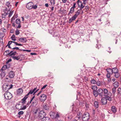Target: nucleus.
<instances>
[{"mask_svg":"<svg viewBox=\"0 0 121 121\" xmlns=\"http://www.w3.org/2000/svg\"><path fill=\"white\" fill-rule=\"evenodd\" d=\"M28 95H27V94L24 97V98H23V99H25L26 100V99L27 98H28V97L27 96Z\"/></svg>","mask_w":121,"mask_h":121,"instance_id":"obj_59","label":"nucleus"},{"mask_svg":"<svg viewBox=\"0 0 121 121\" xmlns=\"http://www.w3.org/2000/svg\"><path fill=\"white\" fill-rule=\"evenodd\" d=\"M12 49H16L17 50H21V51L23 50L19 49V48H18V47H17L14 48H12Z\"/></svg>","mask_w":121,"mask_h":121,"instance_id":"obj_51","label":"nucleus"},{"mask_svg":"<svg viewBox=\"0 0 121 121\" xmlns=\"http://www.w3.org/2000/svg\"><path fill=\"white\" fill-rule=\"evenodd\" d=\"M117 92L118 95H121V88H119L117 90Z\"/></svg>","mask_w":121,"mask_h":121,"instance_id":"obj_36","label":"nucleus"},{"mask_svg":"<svg viewBox=\"0 0 121 121\" xmlns=\"http://www.w3.org/2000/svg\"><path fill=\"white\" fill-rule=\"evenodd\" d=\"M15 75V73L13 71H11L9 74V77L10 78H14Z\"/></svg>","mask_w":121,"mask_h":121,"instance_id":"obj_13","label":"nucleus"},{"mask_svg":"<svg viewBox=\"0 0 121 121\" xmlns=\"http://www.w3.org/2000/svg\"><path fill=\"white\" fill-rule=\"evenodd\" d=\"M94 105L95 106L96 108H98L99 106L98 102V101H95L94 103Z\"/></svg>","mask_w":121,"mask_h":121,"instance_id":"obj_37","label":"nucleus"},{"mask_svg":"<svg viewBox=\"0 0 121 121\" xmlns=\"http://www.w3.org/2000/svg\"><path fill=\"white\" fill-rule=\"evenodd\" d=\"M102 104H105L107 103V101L105 98H102L101 100Z\"/></svg>","mask_w":121,"mask_h":121,"instance_id":"obj_17","label":"nucleus"},{"mask_svg":"<svg viewBox=\"0 0 121 121\" xmlns=\"http://www.w3.org/2000/svg\"><path fill=\"white\" fill-rule=\"evenodd\" d=\"M39 90V89H38L37 90H36L35 91L34 93H33V95H34L35 94V93L37 92Z\"/></svg>","mask_w":121,"mask_h":121,"instance_id":"obj_58","label":"nucleus"},{"mask_svg":"<svg viewBox=\"0 0 121 121\" xmlns=\"http://www.w3.org/2000/svg\"><path fill=\"white\" fill-rule=\"evenodd\" d=\"M111 110L112 112L114 113L116 112L117 111L116 108L114 106H112L111 107Z\"/></svg>","mask_w":121,"mask_h":121,"instance_id":"obj_22","label":"nucleus"},{"mask_svg":"<svg viewBox=\"0 0 121 121\" xmlns=\"http://www.w3.org/2000/svg\"><path fill=\"white\" fill-rule=\"evenodd\" d=\"M42 119V121H49V118L47 117H44Z\"/></svg>","mask_w":121,"mask_h":121,"instance_id":"obj_28","label":"nucleus"},{"mask_svg":"<svg viewBox=\"0 0 121 121\" xmlns=\"http://www.w3.org/2000/svg\"><path fill=\"white\" fill-rule=\"evenodd\" d=\"M47 86V85H46L43 86L41 88V89L42 90L44 89H45Z\"/></svg>","mask_w":121,"mask_h":121,"instance_id":"obj_56","label":"nucleus"},{"mask_svg":"<svg viewBox=\"0 0 121 121\" xmlns=\"http://www.w3.org/2000/svg\"><path fill=\"white\" fill-rule=\"evenodd\" d=\"M79 1L80 0H78V1H77L76 3L78 5V7L80 8L79 10L81 11L82 10V9L84 7L86 4H83V1L82 3V1Z\"/></svg>","mask_w":121,"mask_h":121,"instance_id":"obj_6","label":"nucleus"},{"mask_svg":"<svg viewBox=\"0 0 121 121\" xmlns=\"http://www.w3.org/2000/svg\"><path fill=\"white\" fill-rule=\"evenodd\" d=\"M112 93L114 95L116 91V88L114 87L113 88L112 90Z\"/></svg>","mask_w":121,"mask_h":121,"instance_id":"obj_43","label":"nucleus"},{"mask_svg":"<svg viewBox=\"0 0 121 121\" xmlns=\"http://www.w3.org/2000/svg\"><path fill=\"white\" fill-rule=\"evenodd\" d=\"M15 19V18L14 17H13L11 19V21L12 22L13 21V20H14Z\"/></svg>","mask_w":121,"mask_h":121,"instance_id":"obj_61","label":"nucleus"},{"mask_svg":"<svg viewBox=\"0 0 121 121\" xmlns=\"http://www.w3.org/2000/svg\"><path fill=\"white\" fill-rule=\"evenodd\" d=\"M11 52H12L10 55L11 56H14L16 55L17 53L16 52V51H14L13 50L11 51Z\"/></svg>","mask_w":121,"mask_h":121,"instance_id":"obj_34","label":"nucleus"},{"mask_svg":"<svg viewBox=\"0 0 121 121\" xmlns=\"http://www.w3.org/2000/svg\"><path fill=\"white\" fill-rule=\"evenodd\" d=\"M23 92V90L22 88H19L17 90V94L20 95Z\"/></svg>","mask_w":121,"mask_h":121,"instance_id":"obj_24","label":"nucleus"},{"mask_svg":"<svg viewBox=\"0 0 121 121\" xmlns=\"http://www.w3.org/2000/svg\"><path fill=\"white\" fill-rule=\"evenodd\" d=\"M21 54L17 56H13L12 57V58L14 60H18L20 58V57L21 56H23Z\"/></svg>","mask_w":121,"mask_h":121,"instance_id":"obj_14","label":"nucleus"},{"mask_svg":"<svg viewBox=\"0 0 121 121\" xmlns=\"http://www.w3.org/2000/svg\"><path fill=\"white\" fill-rule=\"evenodd\" d=\"M96 82L94 79H92L91 81V83L94 84H96Z\"/></svg>","mask_w":121,"mask_h":121,"instance_id":"obj_41","label":"nucleus"},{"mask_svg":"<svg viewBox=\"0 0 121 121\" xmlns=\"http://www.w3.org/2000/svg\"><path fill=\"white\" fill-rule=\"evenodd\" d=\"M50 115L52 119H54L55 113L53 112H51L50 113Z\"/></svg>","mask_w":121,"mask_h":121,"instance_id":"obj_20","label":"nucleus"},{"mask_svg":"<svg viewBox=\"0 0 121 121\" xmlns=\"http://www.w3.org/2000/svg\"><path fill=\"white\" fill-rule=\"evenodd\" d=\"M35 96L34 95V96L32 97L31 99L30 100V104L31 102L33 100V99L35 98Z\"/></svg>","mask_w":121,"mask_h":121,"instance_id":"obj_53","label":"nucleus"},{"mask_svg":"<svg viewBox=\"0 0 121 121\" xmlns=\"http://www.w3.org/2000/svg\"><path fill=\"white\" fill-rule=\"evenodd\" d=\"M5 75V74L4 73L2 72L1 73V76L2 77H3Z\"/></svg>","mask_w":121,"mask_h":121,"instance_id":"obj_50","label":"nucleus"},{"mask_svg":"<svg viewBox=\"0 0 121 121\" xmlns=\"http://www.w3.org/2000/svg\"><path fill=\"white\" fill-rule=\"evenodd\" d=\"M34 115L35 118L41 119L45 117L46 113L43 111H40V108H38L34 110Z\"/></svg>","mask_w":121,"mask_h":121,"instance_id":"obj_1","label":"nucleus"},{"mask_svg":"<svg viewBox=\"0 0 121 121\" xmlns=\"http://www.w3.org/2000/svg\"><path fill=\"white\" fill-rule=\"evenodd\" d=\"M19 40L21 42H23L24 41L26 42L27 41L26 38L25 37L20 38L19 39Z\"/></svg>","mask_w":121,"mask_h":121,"instance_id":"obj_27","label":"nucleus"},{"mask_svg":"<svg viewBox=\"0 0 121 121\" xmlns=\"http://www.w3.org/2000/svg\"><path fill=\"white\" fill-rule=\"evenodd\" d=\"M113 85L114 87L117 88L119 86V83L117 82H115L113 83Z\"/></svg>","mask_w":121,"mask_h":121,"instance_id":"obj_29","label":"nucleus"},{"mask_svg":"<svg viewBox=\"0 0 121 121\" xmlns=\"http://www.w3.org/2000/svg\"><path fill=\"white\" fill-rule=\"evenodd\" d=\"M13 43V41H9V42L8 44V45H10L12 43Z\"/></svg>","mask_w":121,"mask_h":121,"instance_id":"obj_57","label":"nucleus"},{"mask_svg":"<svg viewBox=\"0 0 121 121\" xmlns=\"http://www.w3.org/2000/svg\"><path fill=\"white\" fill-rule=\"evenodd\" d=\"M112 94L111 93H109L108 95H105V98L107 100L109 101H111L112 100L111 96Z\"/></svg>","mask_w":121,"mask_h":121,"instance_id":"obj_10","label":"nucleus"},{"mask_svg":"<svg viewBox=\"0 0 121 121\" xmlns=\"http://www.w3.org/2000/svg\"><path fill=\"white\" fill-rule=\"evenodd\" d=\"M92 89L93 90V91H96L97 89V86L95 85L92 86Z\"/></svg>","mask_w":121,"mask_h":121,"instance_id":"obj_31","label":"nucleus"},{"mask_svg":"<svg viewBox=\"0 0 121 121\" xmlns=\"http://www.w3.org/2000/svg\"><path fill=\"white\" fill-rule=\"evenodd\" d=\"M85 107L84 108L86 110H88L89 109V104L87 103H85Z\"/></svg>","mask_w":121,"mask_h":121,"instance_id":"obj_26","label":"nucleus"},{"mask_svg":"<svg viewBox=\"0 0 121 121\" xmlns=\"http://www.w3.org/2000/svg\"><path fill=\"white\" fill-rule=\"evenodd\" d=\"M13 11L11 12L10 10H8L6 8H5L2 13V18L4 19L5 18L6 15L8 14H9L8 16L9 17H10L13 14Z\"/></svg>","mask_w":121,"mask_h":121,"instance_id":"obj_2","label":"nucleus"},{"mask_svg":"<svg viewBox=\"0 0 121 121\" xmlns=\"http://www.w3.org/2000/svg\"><path fill=\"white\" fill-rule=\"evenodd\" d=\"M81 115H82V113L80 112L79 111L78 112L77 114V115L75 117L76 119L78 120L81 119Z\"/></svg>","mask_w":121,"mask_h":121,"instance_id":"obj_15","label":"nucleus"},{"mask_svg":"<svg viewBox=\"0 0 121 121\" xmlns=\"http://www.w3.org/2000/svg\"><path fill=\"white\" fill-rule=\"evenodd\" d=\"M9 67L7 66V65H4L2 68L1 70H5L6 69H8Z\"/></svg>","mask_w":121,"mask_h":121,"instance_id":"obj_38","label":"nucleus"},{"mask_svg":"<svg viewBox=\"0 0 121 121\" xmlns=\"http://www.w3.org/2000/svg\"><path fill=\"white\" fill-rule=\"evenodd\" d=\"M80 11L79 10H78L77 12H75V14L74 16L76 18L78 16L80 12Z\"/></svg>","mask_w":121,"mask_h":121,"instance_id":"obj_32","label":"nucleus"},{"mask_svg":"<svg viewBox=\"0 0 121 121\" xmlns=\"http://www.w3.org/2000/svg\"><path fill=\"white\" fill-rule=\"evenodd\" d=\"M82 1H83V4H86V1L87 0H82ZM78 0L77 1H78ZM82 1L81 0H80L79 1Z\"/></svg>","mask_w":121,"mask_h":121,"instance_id":"obj_55","label":"nucleus"},{"mask_svg":"<svg viewBox=\"0 0 121 121\" xmlns=\"http://www.w3.org/2000/svg\"><path fill=\"white\" fill-rule=\"evenodd\" d=\"M32 102V105L33 106H35L37 104V101L35 100H33Z\"/></svg>","mask_w":121,"mask_h":121,"instance_id":"obj_25","label":"nucleus"},{"mask_svg":"<svg viewBox=\"0 0 121 121\" xmlns=\"http://www.w3.org/2000/svg\"><path fill=\"white\" fill-rule=\"evenodd\" d=\"M103 90L104 96L108 95L109 93H110L108 92V90L106 88H104Z\"/></svg>","mask_w":121,"mask_h":121,"instance_id":"obj_18","label":"nucleus"},{"mask_svg":"<svg viewBox=\"0 0 121 121\" xmlns=\"http://www.w3.org/2000/svg\"><path fill=\"white\" fill-rule=\"evenodd\" d=\"M2 30L4 32H5L6 31V30L4 28H2Z\"/></svg>","mask_w":121,"mask_h":121,"instance_id":"obj_60","label":"nucleus"},{"mask_svg":"<svg viewBox=\"0 0 121 121\" xmlns=\"http://www.w3.org/2000/svg\"><path fill=\"white\" fill-rule=\"evenodd\" d=\"M21 108L20 109H21V110H24V109H25L26 108V105H25V106H23V107H22L21 106Z\"/></svg>","mask_w":121,"mask_h":121,"instance_id":"obj_49","label":"nucleus"},{"mask_svg":"<svg viewBox=\"0 0 121 121\" xmlns=\"http://www.w3.org/2000/svg\"><path fill=\"white\" fill-rule=\"evenodd\" d=\"M96 84L98 86H100L102 84V83L100 81H98L96 82Z\"/></svg>","mask_w":121,"mask_h":121,"instance_id":"obj_40","label":"nucleus"},{"mask_svg":"<svg viewBox=\"0 0 121 121\" xmlns=\"http://www.w3.org/2000/svg\"><path fill=\"white\" fill-rule=\"evenodd\" d=\"M6 6H7L8 8H11V5H10V3L9 2H7L6 4Z\"/></svg>","mask_w":121,"mask_h":121,"instance_id":"obj_45","label":"nucleus"},{"mask_svg":"<svg viewBox=\"0 0 121 121\" xmlns=\"http://www.w3.org/2000/svg\"><path fill=\"white\" fill-rule=\"evenodd\" d=\"M37 89V87L33 89H31L29 92L28 93V94H27V95H28L30 94H33V93H34L35 91Z\"/></svg>","mask_w":121,"mask_h":121,"instance_id":"obj_16","label":"nucleus"},{"mask_svg":"<svg viewBox=\"0 0 121 121\" xmlns=\"http://www.w3.org/2000/svg\"><path fill=\"white\" fill-rule=\"evenodd\" d=\"M46 98L47 97L45 95L43 94L41 96L39 99L41 101L44 102L46 100Z\"/></svg>","mask_w":121,"mask_h":121,"instance_id":"obj_11","label":"nucleus"},{"mask_svg":"<svg viewBox=\"0 0 121 121\" xmlns=\"http://www.w3.org/2000/svg\"><path fill=\"white\" fill-rule=\"evenodd\" d=\"M24 112L23 111H20L18 112V114L19 115H22L23 114Z\"/></svg>","mask_w":121,"mask_h":121,"instance_id":"obj_52","label":"nucleus"},{"mask_svg":"<svg viewBox=\"0 0 121 121\" xmlns=\"http://www.w3.org/2000/svg\"><path fill=\"white\" fill-rule=\"evenodd\" d=\"M23 50V51H26L27 52H30V51H30V50Z\"/></svg>","mask_w":121,"mask_h":121,"instance_id":"obj_62","label":"nucleus"},{"mask_svg":"<svg viewBox=\"0 0 121 121\" xmlns=\"http://www.w3.org/2000/svg\"><path fill=\"white\" fill-rule=\"evenodd\" d=\"M11 38L12 40L13 41H15L16 40V39L15 38V36L14 35H13L11 37Z\"/></svg>","mask_w":121,"mask_h":121,"instance_id":"obj_42","label":"nucleus"},{"mask_svg":"<svg viewBox=\"0 0 121 121\" xmlns=\"http://www.w3.org/2000/svg\"><path fill=\"white\" fill-rule=\"evenodd\" d=\"M4 97L7 99H10L12 97V94L9 92H6L4 94Z\"/></svg>","mask_w":121,"mask_h":121,"instance_id":"obj_8","label":"nucleus"},{"mask_svg":"<svg viewBox=\"0 0 121 121\" xmlns=\"http://www.w3.org/2000/svg\"><path fill=\"white\" fill-rule=\"evenodd\" d=\"M26 7L29 10L32 9H36L37 8V4L34 5V4L32 2H30L27 4Z\"/></svg>","mask_w":121,"mask_h":121,"instance_id":"obj_3","label":"nucleus"},{"mask_svg":"<svg viewBox=\"0 0 121 121\" xmlns=\"http://www.w3.org/2000/svg\"><path fill=\"white\" fill-rule=\"evenodd\" d=\"M107 73L106 74V76L108 78L110 77V75L112 74V69L108 68L106 69Z\"/></svg>","mask_w":121,"mask_h":121,"instance_id":"obj_9","label":"nucleus"},{"mask_svg":"<svg viewBox=\"0 0 121 121\" xmlns=\"http://www.w3.org/2000/svg\"><path fill=\"white\" fill-rule=\"evenodd\" d=\"M93 94L94 95L95 97H96L98 95V94L97 92V91H93Z\"/></svg>","mask_w":121,"mask_h":121,"instance_id":"obj_39","label":"nucleus"},{"mask_svg":"<svg viewBox=\"0 0 121 121\" xmlns=\"http://www.w3.org/2000/svg\"><path fill=\"white\" fill-rule=\"evenodd\" d=\"M50 2L51 4L52 5H54L55 3L54 0H50Z\"/></svg>","mask_w":121,"mask_h":121,"instance_id":"obj_44","label":"nucleus"},{"mask_svg":"<svg viewBox=\"0 0 121 121\" xmlns=\"http://www.w3.org/2000/svg\"><path fill=\"white\" fill-rule=\"evenodd\" d=\"M13 86L12 84H7L6 86H3V89L4 91L6 92H8L9 89L11 88Z\"/></svg>","mask_w":121,"mask_h":121,"instance_id":"obj_7","label":"nucleus"},{"mask_svg":"<svg viewBox=\"0 0 121 121\" xmlns=\"http://www.w3.org/2000/svg\"><path fill=\"white\" fill-rule=\"evenodd\" d=\"M15 24L14 23H12L13 26L14 27H16L17 28H20L21 27V21L20 19H17L16 20Z\"/></svg>","mask_w":121,"mask_h":121,"instance_id":"obj_4","label":"nucleus"},{"mask_svg":"<svg viewBox=\"0 0 121 121\" xmlns=\"http://www.w3.org/2000/svg\"><path fill=\"white\" fill-rule=\"evenodd\" d=\"M12 52H9V50H7L5 51L4 53V54L6 55H10L11 53Z\"/></svg>","mask_w":121,"mask_h":121,"instance_id":"obj_35","label":"nucleus"},{"mask_svg":"<svg viewBox=\"0 0 121 121\" xmlns=\"http://www.w3.org/2000/svg\"><path fill=\"white\" fill-rule=\"evenodd\" d=\"M63 2L64 3H66L67 0H62Z\"/></svg>","mask_w":121,"mask_h":121,"instance_id":"obj_64","label":"nucleus"},{"mask_svg":"<svg viewBox=\"0 0 121 121\" xmlns=\"http://www.w3.org/2000/svg\"><path fill=\"white\" fill-rule=\"evenodd\" d=\"M59 117V115L58 113V112H57V113H56L55 114L54 119L58 118Z\"/></svg>","mask_w":121,"mask_h":121,"instance_id":"obj_46","label":"nucleus"},{"mask_svg":"<svg viewBox=\"0 0 121 121\" xmlns=\"http://www.w3.org/2000/svg\"><path fill=\"white\" fill-rule=\"evenodd\" d=\"M76 3H74V4H73V7H72L71 8H73L74 9L76 7Z\"/></svg>","mask_w":121,"mask_h":121,"instance_id":"obj_54","label":"nucleus"},{"mask_svg":"<svg viewBox=\"0 0 121 121\" xmlns=\"http://www.w3.org/2000/svg\"><path fill=\"white\" fill-rule=\"evenodd\" d=\"M74 11V9L73 8H71L70 10L69 11V13L68 14V15H70V13L72 14L73 13Z\"/></svg>","mask_w":121,"mask_h":121,"instance_id":"obj_33","label":"nucleus"},{"mask_svg":"<svg viewBox=\"0 0 121 121\" xmlns=\"http://www.w3.org/2000/svg\"><path fill=\"white\" fill-rule=\"evenodd\" d=\"M90 116V114L88 112H85L83 115L82 117L83 121H88L89 119Z\"/></svg>","mask_w":121,"mask_h":121,"instance_id":"obj_5","label":"nucleus"},{"mask_svg":"<svg viewBox=\"0 0 121 121\" xmlns=\"http://www.w3.org/2000/svg\"><path fill=\"white\" fill-rule=\"evenodd\" d=\"M26 102V100L24 99L23 98L22 99V104H25Z\"/></svg>","mask_w":121,"mask_h":121,"instance_id":"obj_47","label":"nucleus"},{"mask_svg":"<svg viewBox=\"0 0 121 121\" xmlns=\"http://www.w3.org/2000/svg\"><path fill=\"white\" fill-rule=\"evenodd\" d=\"M20 33L19 30H17L15 31V34L16 35H18Z\"/></svg>","mask_w":121,"mask_h":121,"instance_id":"obj_48","label":"nucleus"},{"mask_svg":"<svg viewBox=\"0 0 121 121\" xmlns=\"http://www.w3.org/2000/svg\"><path fill=\"white\" fill-rule=\"evenodd\" d=\"M108 82H110L111 81V79L110 78H108Z\"/></svg>","mask_w":121,"mask_h":121,"instance_id":"obj_63","label":"nucleus"},{"mask_svg":"<svg viewBox=\"0 0 121 121\" xmlns=\"http://www.w3.org/2000/svg\"><path fill=\"white\" fill-rule=\"evenodd\" d=\"M98 95L102 97L103 94V90L101 89H99L97 91Z\"/></svg>","mask_w":121,"mask_h":121,"instance_id":"obj_12","label":"nucleus"},{"mask_svg":"<svg viewBox=\"0 0 121 121\" xmlns=\"http://www.w3.org/2000/svg\"><path fill=\"white\" fill-rule=\"evenodd\" d=\"M43 109L46 110H48L49 109V107L46 104L43 105Z\"/></svg>","mask_w":121,"mask_h":121,"instance_id":"obj_21","label":"nucleus"},{"mask_svg":"<svg viewBox=\"0 0 121 121\" xmlns=\"http://www.w3.org/2000/svg\"><path fill=\"white\" fill-rule=\"evenodd\" d=\"M112 74L118 72V70L116 68H114L112 69Z\"/></svg>","mask_w":121,"mask_h":121,"instance_id":"obj_23","label":"nucleus"},{"mask_svg":"<svg viewBox=\"0 0 121 121\" xmlns=\"http://www.w3.org/2000/svg\"><path fill=\"white\" fill-rule=\"evenodd\" d=\"M113 74L114 77L117 78L119 77L120 75V73L118 72Z\"/></svg>","mask_w":121,"mask_h":121,"instance_id":"obj_30","label":"nucleus"},{"mask_svg":"<svg viewBox=\"0 0 121 121\" xmlns=\"http://www.w3.org/2000/svg\"><path fill=\"white\" fill-rule=\"evenodd\" d=\"M76 18L74 16L71 18H70L68 22L69 23H70L73 21Z\"/></svg>","mask_w":121,"mask_h":121,"instance_id":"obj_19","label":"nucleus"}]
</instances>
